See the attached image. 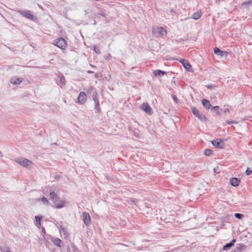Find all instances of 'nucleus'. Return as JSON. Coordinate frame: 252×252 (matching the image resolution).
Wrapping results in <instances>:
<instances>
[{
    "label": "nucleus",
    "mask_w": 252,
    "mask_h": 252,
    "mask_svg": "<svg viewBox=\"0 0 252 252\" xmlns=\"http://www.w3.org/2000/svg\"><path fill=\"white\" fill-rule=\"evenodd\" d=\"M141 108L148 114L152 113V109L147 103H143L141 106Z\"/></svg>",
    "instance_id": "nucleus-10"
},
{
    "label": "nucleus",
    "mask_w": 252,
    "mask_h": 252,
    "mask_svg": "<svg viewBox=\"0 0 252 252\" xmlns=\"http://www.w3.org/2000/svg\"><path fill=\"white\" fill-rule=\"evenodd\" d=\"M191 111L192 113L195 115L200 121H206L207 119L205 116L201 113L195 107H191Z\"/></svg>",
    "instance_id": "nucleus-4"
},
{
    "label": "nucleus",
    "mask_w": 252,
    "mask_h": 252,
    "mask_svg": "<svg viewBox=\"0 0 252 252\" xmlns=\"http://www.w3.org/2000/svg\"><path fill=\"white\" fill-rule=\"evenodd\" d=\"M15 161L21 166L26 168H31L32 165V163L31 160L24 158H18L15 159Z\"/></svg>",
    "instance_id": "nucleus-1"
},
{
    "label": "nucleus",
    "mask_w": 252,
    "mask_h": 252,
    "mask_svg": "<svg viewBox=\"0 0 252 252\" xmlns=\"http://www.w3.org/2000/svg\"><path fill=\"white\" fill-rule=\"evenodd\" d=\"M94 52L96 53V54H99L100 53V51L99 49H97V48L95 46H94Z\"/></svg>",
    "instance_id": "nucleus-31"
},
{
    "label": "nucleus",
    "mask_w": 252,
    "mask_h": 252,
    "mask_svg": "<svg viewBox=\"0 0 252 252\" xmlns=\"http://www.w3.org/2000/svg\"><path fill=\"white\" fill-rule=\"evenodd\" d=\"M129 201L130 202L135 203H136V202H137V200L135 199L131 198V199H130Z\"/></svg>",
    "instance_id": "nucleus-33"
},
{
    "label": "nucleus",
    "mask_w": 252,
    "mask_h": 252,
    "mask_svg": "<svg viewBox=\"0 0 252 252\" xmlns=\"http://www.w3.org/2000/svg\"><path fill=\"white\" fill-rule=\"evenodd\" d=\"M202 103L203 106L206 109H209L211 107L210 101L206 99H203L202 100Z\"/></svg>",
    "instance_id": "nucleus-15"
},
{
    "label": "nucleus",
    "mask_w": 252,
    "mask_h": 252,
    "mask_svg": "<svg viewBox=\"0 0 252 252\" xmlns=\"http://www.w3.org/2000/svg\"><path fill=\"white\" fill-rule=\"evenodd\" d=\"M201 12L200 11H198L192 14L191 18L194 20H197L201 17Z\"/></svg>",
    "instance_id": "nucleus-17"
},
{
    "label": "nucleus",
    "mask_w": 252,
    "mask_h": 252,
    "mask_svg": "<svg viewBox=\"0 0 252 252\" xmlns=\"http://www.w3.org/2000/svg\"><path fill=\"white\" fill-rule=\"evenodd\" d=\"M41 201L45 205H48L49 204V202L48 200H47V199L45 197H43L41 199Z\"/></svg>",
    "instance_id": "nucleus-25"
},
{
    "label": "nucleus",
    "mask_w": 252,
    "mask_h": 252,
    "mask_svg": "<svg viewBox=\"0 0 252 252\" xmlns=\"http://www.w3.org/2000/svg\"><path fill=\"white\" fill-rule=\"evenodd\" d=\"M236 242L235 239H233L231 242L226 244L223 247V250L226 251L229 250L231 247L234 245V243Z\"/></svg>",
    "instance_id": "nucleus-14"
},
{
    "label": "nucleus",
    "mask_w": 252,
    "mask_h": 252,
    "mask_svg": "<svg viewBox=\"0 0 252 252\" xmlns=\"http://www.w3.org/2000/svg\"><path fill=\"white\" fill-rule=\"evenodd\" d=\"M98 14L103 17H105V14L103 12H100Z\"/></svg>",
    "instance_id": "nucleus-34"
},
{
    "label": "nucleus",
    "mask_w": 252,
    "mask_h": 252,
    "mask_svg": "<svg viewBox=\"0 0 252 252\" xmlns=\"http://www.w3.org/2000/svg\"><path fill=\"white\" fill-rule=\"evenodd\" d=\"M21 14L24 15L26 18L31 20H32L33 19V16L30 13H26L25 12H22Z\"/></svg>",
    "instance_id": "nucleus-20"
},
{
    "label": "nucleus",
    "mask_w": 252,
    "mask_h": 252,
    "mask_svg": "<svg viewBox=\"0 0 252 252\" xmlns=\"http://www.w3.org/2000/svg\"><path fill=\"white\" fill-rule=\"evenodd\" d=\"M220 107L219 106H214L213 107H212V109H215L217 110V113L218 115H220V111H219V109Z\"/></svg>",
    "instance_id": "nucleus-28"
},
{
    "label": "nucleus",
    "mask_w": 252,
    "mask_h": 252,
    "mask_svg": "<svg viewBox=\"0 0 252 252\" xmlns=\"http://www.w3.org/2000/svg\"><path fill=\"white\" fill-rule=\"evenodd\" d=\"M153 73L155 76H161L165 74L166 72L160 70H156L153 71Z\"/></svg>",
    "instance_id": "nucleus-18"
},
{
    "label": "nucleus",
    "mask_w": 252,
    "mask_h": 252,
    "mask_svg": "<svg viewBox=\"0 0 252 252\" xmlns=\"http://www.w3.org/2000/svg\"><path fill=\"white\" fill-rule=\"evenodd\" d=\"M172 98L175 101H176L177 100V98L175 95H172Z\"/></svg>",
    "instance_id": "nucleus-35"
},
{
    "label": "nucleus",
    "mask_w": 252,
    "mask_h": 252,
    "mask_svg": "<svg viewBox=\"0 0 252 252\" xmlns=\"http://www.w3.org/2000/svg\"><path fill=\"white\" fill-rule=\"evenodd\" d=\"M86 100V94L83 92H80L77 98L78 102L81 104H82L85 102Z\"/></svg>",
    "instance_id": "nucleus-7"
},
{
    "label": "nucleus",
    "mask_w": 252,
    "mask_h": 252,
    "mask_svg": "<svg viewBox=\"0 0 252 252\" xmlns=\"http://www.w3.org/2000/svg\"><path fill=\"white\" fill-rule=\"evenodd\" d=\"M36 220V224L37 226L40 225V220L41 218L39 216H35V217Z\"/></svg>",
    "instance_id": "nucleus-23"
},
{
    "label": "nucleus",
    "mask_w": 252,
    "mask_h": 252,
    "mask_svg": "<svg viewBox=\"0 0 252 252\" xmlns=\"http://www.w3.org/2000/svg\"><path fill=\"white\" fill-rule=\"evenodd\" d=\"M226 123L227 124H237V122L235 121H227Z\"/></svg>",
    "instance_id": "nucleus-30"
},
{
    "label": "nucleus",
    "mask_w": 252,
    "mask_h": 252,
    "mask_svg": "<svg viewBox=\"0 0 252 252\" xmlns=\"http://www.w3.org/2000/svg\"><path fill=\"white\" fill-rule=\"evenodd\" d=\"M53 243L56 245L58 247H61V244L62 243V241L59 239V238H55L54 240H53Z\"/></svg>",
    "instance_id": "nucleus-19"
},
{
    "label": "nucleus",
    "mask_w": 252,
    "mask_h": 252,
    "mask_svg": "<svg viewBox=\"0 0 252 252\" xmlns=\"http://www.w3.org/2000/svg\"><path fill=\"white\" fill-rule=\"evenodd\" d=\"M11 252L7 251H6V252Z\"/></svg>",
    "instance_id": "nucleus-38"
},
{
    "label": "nucleus",
    "mask_w": 252,
    "mask_h": 252,
    "mask_svg": "<svg viewBox=\"0 0 252 252\" xmlns=\"http://www.w3.org/2000/svg\"><path fill=\"white\" fill-rule=\"evenodd\" d=\"M243 245H240L239 247H237L235 248V252H241L243 250Z\"/></svg>",
    "instance_id": "nucleus-24"
},
{
    "label": "nucleus",
    "mask_w": 252,
    "mask_h": 252,
    "mask_svg": "<svg viewBox=\"0 0 252 252\" xmlns=\"http://www.w3.org/2000/svg\"><path fill=\"white\" fill-rule=\"evenodd\" d=\"M204 154H205V156H209L211 155H212V152L211 150L207 149L204 151Z\"/></svg>",
    "instance_id": "nucleus-22"
},
{
    "label": "nucleus",
    "mask_w": 252,
    "mask_h": 252,
    "mask_svg": "<svg viewBox=\"0 0 252 252\" xmlns=\"http://www.w3.org/2000/svg\"><path fill=\"white\" fill-rule=\"evenodd\" d=\"M212 143L216 148L222 149L224 147L223 142L220 139L212 141Z\"/></svg>",
    "instance_id": "nucleus-8"
},
{
    "label": "nucleus",
    "mask_w": 252,
    "mask_h": 252,
    "mask_svg": "<svg viewBox=\"0 0 252 252\" xmlns=\"http://www.w3.org/2000/svg\"><path fill=\"white\" fill-rule=\"evenodd\" d=\"M252 170L250 168H248L246 171V174L247 175H250L252 174Z\"/></svg>",
    "instance_id": "nucleus-29"
},
{
    "label": "nucleus",
    "mask_w": 252,
    "mask_h": 252,
    "mask_svg": "<svg viewBox=\"0 0 252 252\" xmlns=\"http://www.w3.org/2000/svg\"><path fill=\"white\" fill-rule=\"evenodd\" d=\"M59 191V189H51L49 193V199L52 200L53 202L55 200L56 201L59 199V197L57 195V192Z\"/></svg>",
    "instance_id": "nucleus-5"
},
{
    "label": "nucleus",
    "mask_w": 252,
    "mask_h": 252,
    "mask_svg": "<svg viewBox=\"0 0 252 252\" xmlns=\"http://www.w3.org/2000/svg\"><path fill=\"white\" fill-rule=\"evenodd\" d=\"M93 99L95 103V108H96L99 106V101L96 96H93Z\"/></svg>",
    "instance_id": "nucleus-21"
},
{
    "label": "nucleus",
    "mask_w": 252,
    "mask_h": 252,
    "mask_svg": "<svg viewBox=\"0 0 252 252\" xmlns=\"http://www.w3.org/2000/svg\"><path fill=\"white\" fill-rule=\"evenodd\" d=\"M23 80L22 78H17L16 77H12L10 80V82L14 85H19Z\"/></svg>",
    "instance_id": "nucleus-12"
},
{
    "label": "nucleus",
    "mask_w": 252,
    "mask_h": 252,
    "mask_svg": "<svg viewBox=\"0 0 252 252\" xmlns=\"http://www.w3.org/2000/svg\"><path fill=\"white\" fill-rule=\"evenodd\" d=\"M61 229L63 232H65V228H64V227H62V226H61Z\"/></svg>",
    "instance_id": "nucleus-36"
},
{
    "label": "nucleus",
    "mask_w": 252,
    "mask_h": 252,
    "mask_svg": "<svg viewBox=\"0 0 252 252\" xmlns=\"http://www.w3.org/2000/svg\"><path fill=\"white\" fill-rule=\"evenodd\" d=\"M147 212H148V211H150V208H147Z\"/></svg>",
    "instance_id": "nucleus-37"
},
{
    "label": "nucleus",
    "mask_w": 252,
    "mask_h": 252,
    "mask_svg": "<svg viewBox=\"0 0 252 252\" xmlns=\"http://www.w3.org/2000/svg\"><path fill=\"white\" fill-rule=\"evenodd\" d=\"M234 216L238 219H241L243 217V215L240 213H235Z\"/></svg>",
    "instance_id": "nucleus-26"
},
{
    "label": "nucleus",
    "mask_w": 252,
    "mask_h": 252,
    "mask_svg": "<svg viewBox=\"0 0 252 252\" xmlns=\"http://www.w3.org/2000/svg\"><path fill=\"white\" fill-rule=\"evenodd\" d=\"M52 44L62 50L65 49L67 45L65 40L62 37L54 40Z\"/></svg>",
    "instance_id": "nucleus-2"
},
{
    "label": "nucleus",
    "mask_w": 252,
    "mask_h": 252,
    "mask_svg": "<svg viewBox=\"0 0 252 252\" xmlns=\"http://www.w3.org/2000/svg\"><path fill=\"white\" fill-rule=\"evenodd\" d=\"M84 223L87 225L89 226L91 223L90 215L86 212H84L82 215Z\"/></svg>",
    "instance_id": "nucleus-6"
},
{
    "label": "nucleus",
    "mask_w": 252,
    "mask_h": 252,
    "mask_svg": "<svg viewBox=\"0 0 252 252\" xmlns=\"http://www.w3.org/2000/svg\"><path fill=\"white\" fill-rule=\"evenodd\" d=\"M54 204L55 207L56 208L60 209L64 207L65 206L66 202L63 200H61L59 201H58V200H57L56 201V200H55L54 201Z\"/></svg>",
    "instance_id": "nucleus-9"
},
{
    "label": "nucleus",
    "mask_w": 252,
    "mask_h": 252,
    "mask_svg": "<svg viewBox=\"0 0 252 252\" xmlns=\"http://www.w3.org/2000/svg\"><path fill=\"white\" fill-rule=\"evenodd\" d=\"M221 111H222L225 114H226V113H228L229 112V109L228 108L221 109Z\"/></svg>",
    "instance_id": "nucleus-32"
},
{
    "label": "nucleus",
    "mask_w": 252,
    "mask_h": 252,
    "mask_svg": "<svg viewBox=\"0 0 252 252\" xmlns=\"http://www.w3.org/2000/svg\"><path fill=\"white\" fill-rule=\"evenodd\" d=\"M240 183V180L237 178H233L230 180V184L233 187H237Z\"/></svg>",
    "instance_id": "nucleus-13"
},
{
    "label": "nucleus",
    "mask_w": 252,
    "mask_h": 252,
    "mask_svg": "<svg viewBox=\"0 0 252 252\" xmlns=\"http://www.w3.org/2000/svg\"><path fill=\"white\" fill-rule=\"evenodd\" d=\"M153 33L156 37L162 36L166 34V30L162 27H154Z\"/></svg>",
    "instance_id": "nucleus-3"
},
{
    "label": "nucleus",
    "mask_w": 252,
    "mask_h": 252,
    "mask_svg": "<svg viewBox=\"0 0 252 252\" xmlns=\"http://www.w3.org/2000/svg\"><path fill=\"white\" fill-rule=\"evenodd\" d=\"M214 53L216 54H220V55L221 56H223V55L224 54L227 55V52H224V51H221L218 47L214 48Z\"/></svg>",
    "instance_id": "nucleus-16"
},
{
    "label": "nucleus",
    "mask_w": 252,
    "mask_h": 252,
    "mask_svg": "<svg viewBox=\"0 0 252 252\" xmlns=\"http://www.w3.org/2000/svg\"><path fill=\"white\" fill-rule=\"evenodd\" d=\"M60 81L63 85L65 84V78L63 76H62L60 77Z\"/></svg>",
    "instance_id": "nucleus-27"
},
{
    "label": "nucleus",
    "mask_w": 252,
    "mask_h": 252,
    "mask_svg": "<svg viewBox=\"0 0 252 252\" xmlns=\"http://www.w3.org/2000/svg\"><path fill=\"white\" fill-rule=\"evenodd\" d=\"M181 63H182L185 68L187 69L188 71H192L191 66L187 61L185 60H183L181 61Z\"/></svg>",
    "instance_id": "nucleus-11"
}]
</instances>
